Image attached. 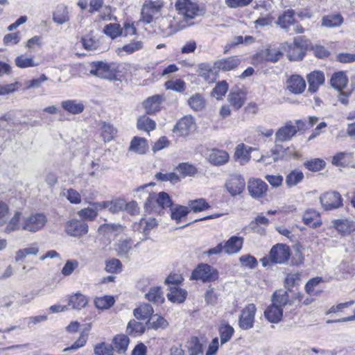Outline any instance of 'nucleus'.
<instances>
[{
  "instance_id": "f257e3e1",
  "label": "nucleus",
  "mask_w": 355,
  "mask_h": 355,
  "mask_svg": "<svg viewBox=\"0 0 355 355\" xmlns=\"http://www.w3.org/2000/svg\"><path fill=\"white\" fill-rule=\"evenodd\" d=\"M178 13L175 16L156 17L155 23L165 37L171 36L178 31L193 25L192 20L202 15L198 6L189 0H178L175 3Z\"/></svg>"
},
{
  "instance_id": "f03ea898",
  "label": "nucleus",
  "mask_w": 355,
  "mask_h": 355,
  "mask_svg": "<svg viewBox=\"0 0 355 355\" xmlns=\"http://www.w3.org/2000/svg\"><path fill=\"white\" fill-rule=\"evenodd\" d=\"M172 205V200L168 193L160 192L157 195L153 193L148 195L145 202V208L147 211L155 212L158 208H166Z\"/></svg>"
},
{
  "instance_id": "7ed1b4c3",
  "label": "nucleus",
  "mask_w": 355,
  "mask_h": 355,
  "mask_svg": "<svg viewBox=\"0 0 355 355\" xmlns=\"http://www.w3.org/2000/svg\"><path fill=\"white\" fill-rule=\"evenodd\" d=\"M47 217L42 213H35L23 218L21 228L30 232H37L46 225Z\"/></svg>"
},
{
  "instance_id": "20e7f679",
  "label": "nucleus",
  "mask_w": 355,
  "mask_h": 355,
  "mask_svg": "<svg viewBox=\"0 0 355 355\" xmlns=\"http://www.w3.org/2000/svg\"><path fill=\"white\" fill-rule=\"evenodd\" d=\"M218 277V272L216 269L207 263H200L193 271L191 278L201 280L203 282H209L215 281Z\"/></svg>"
},
{
  "instance_id": "39448f33",
  "label": "nucleus",
  "mask_w": 355,
  "mask_h": 355,
  "mask_svg": "<svg viewBox=\"0 0 355 355\" xmlns=\"http://www.w3.org/2000/svg\"><path fill=\"white\" fill-rule=\"evenodd\" d=\"M245 187V181L243 177L239 174L230 175L224 184V188L232 197L241 194Z\"/></svg>"
},
{
  "instance_id": "423d86ee",
  "label": "nucleus",
  "mask_w": 355,
  "mask_h": 355,
  "mask_svg": "<svg viewBox=\"0 0 355 355\" xmlns=\"http://www.w3.org/2000/svg\"><path fill=\"white\" fill-rule=\"evenodd\" d=\"M164 3L161 0L146 1L141 8V19L145 24H150L154 16L161 12Z\"/></svg>"
},
{
  "instance_id": "0eeeda50",
  "label": "nucleus",
  "mask_w": 355,
  "mask_h": 355,
  "mask_svg": "<svg viewBox=\"0 0 355 355\" xmlns=\"http://www.w3.org/2000/svg\"><path fill=\"white\" fill-rule=\"evenodd\" d=\"M105 38L90 33L82 38L83 47L87 51H104L107 48L105 45Z\"/></svg>"
},
{
  "instance_id": "6e6552de",
  "label": "nucleus",
  "mask_w": 355,
  "mask_h": 355,
  "mask_svg": "<svg viewBox=\"0 0 355 355\" xmlns=\"http://www.w3.org/2000/svg\"><path fill=\"white\" fill-rule=\"evenodd\" d=\"M320 202L325 210H332L343 205L341 195L337 191H329L323 193L320 197Z\"/></svg>"
},
{
  "instance_id": "1a4fd4ad",
  "label": "nucleus",
  "mask_w": 355,
  "mask_h": 355,
  "mask_svg": "<svg viewBox=\"0 0 355 355\" xmlns=\"http://www.w3.org/2000/svg\"><path fill=\"white\" fill-rule=\"evenodd\" d=\"M256 311L254 304L246 305L242 310L239 319V324L242 329L247 330L253 327Z\"/></svg>"
},
{
  "instance_id": "9d476101",
  "label": "nucleus",
  "mask_w": 355,
  "mask_h": 355,
  "mask_svg": "<svg viewBox=\"0 0 355 355\" xmlns=\"http://www.w3.org/2000/svg\"><path fill=\"white\" fill-rule=\"evenodd\" d=\"M89 73L101 78L110 80L117 79L112 66L103 62H94Z\"/></svg>"
},
{
  "instance_id": "9b49d317",
  "label": "nucleus",
  "mask_w": 355,
  "mask_h": 355,
  "mask_svg": "<svg viewBox=\"0 0 355 355\" xmlns=\"http://www.w3.org/2000/svg\"><path fill=\"white\" fill-rule=\"evenodd\" d=\"M196 127L195 119L191 115H186L180 119L173 128V132L180 137H186Z\"/></svg>"
},
{
  "instance_id": "f8f14e48",
  "label": "nucleus",
  "mask_w": 355,
  "mask_h": 355,
  "mask_svg": "<svg viewBox=\"0 0 355 355\" xmlns=\"http://www.w3.org/2000/svg\"><path fill=\"white\" fill-rule=\"evenodd\" d=\"M66 233L71 236L79 237L88 232V225L86 223L78 219H71L65 225Z\"/></svg>"
},
{
  "instance_id": "ddd939ff",
  "label": "nucleus",
  "mask_w": 355,
  "mask_h": 355,
  "mask_svg": "<svg viewBox=\"0 0 355 355\" xmlns=\"http://www.w3.org/2000/svg\"><path fill=\"white\" fill-rule=\"evenodd\" d=\"M269 257L272 263H284L290 257L288 246L280 243L274 245L270 250Z\"/></svg>"
},
{
  "instance_id": "4468645a",
  "label": "nucleus",
  "mask_w": 355,
  "mask_h": 355,
  "mask_svg": "<svg viewBox=\"0 0 355 355\" xmlns=\"http://www.w3.org/2000/svg\"><path fill=\"white\" fill-rule=\"evenodd\" d=\"M298 127L291 121L287 122L284 126L279 128L275 132V142H285L290 141L297 132Z\"/></svg>"
},
{
  "instance_id": "2eb2a0df",
  "label": "nucleus",
  "mask_w": 355,
  "mask_h": 355,
  "mask_svg": "<svg viewBox=\"0 0 355 355\" xmlns=\"http://www.w3.org/2000/svg\"><path fill=\"white\" fill-rule=\"evenodd\" d=\"M227 100L234 110H239L245 103L246 100L245 92L239 87H234L230 90Z\"/></svg>"
},
{
  "instance_id": "dca6fc26",
  "label": "nucleus",
  "mask_w": 355,
  "mask_h": 355,
  "mask_svg": "<svg viewBox=\"0 0 355 355\" xmlns=\"http://www.w3.org/2000/svg\"><path fill=\"white\" fill-rule=\"evenodd\" d=\"M248 189L252 197L259 198L266 194L268 185L261 180L250 179L248 182Z\"/></svg>"
},
{
  "instance_id": "f3484780",
  "label": "nucleus",
  "mask_w": 355,
  "mask_h": 355,
  "mask_svg": "<svg viewBox=\"0 0 355 355\" xmlns=\"http://www.w3.org/2000/svg\"><path fill=\"white\" fill-rule=\"evenodd\" d=\"M305 88V81L299 75H293L286 81V89L295 94L302 93Z\"/></svg>"
},
{
  "instance_id": "a211bd4d",
  "label": "nucleus",
  "mask_w": 355,
  "mask_h": 355,
  "mask_svg": "<svg viewBox=\"0 0 355 355\" xmlns=\"http://www.w3.org/2000/svg\"><path fill=\"white\" fill-rule=\"evenodd\" d=\"M229 159V154L226 151L218 149L211 150L208 157L209 162L214 166L224 165Z\"/></svg>"
},
{
  "instance_id": "6ab92c4d",
  "label": "nucleus",
  "mask_w": 355,
  "mask_h": 355,
  "mask_svg": "<svg viewBox=\"0 0 355 355\" xmlns=\"http://www.w3.org/2000/svg\"><path fill=\"white\" fill-rule=\"evenodd\" d=\"M243 243V239L242 237L233 236L223 245L224 251L227 254H236L241 250Z\"/></svg>"
},
{
  "instance_id": "aec40b11",
  "label": "nucleus",
  "mask_w": 355,
  "mask_h": 355,
  "mask_svg": "<svg viewBox=\"0 0 355 355\" xmlns=\"http://www.w3.org/2000/svg\"><path fill=\"white\" fill-rule=\"evenodd\" d=\"M125 205V200L122 199H116L111 201H102L96 202V207L107 209L112 213H117L124 209Z\"/></svg>"
},
{
  "instance_id": "412c9836",
  "label": "nucleus",
  "mask_w": 355,
  "mask_h": 355,
  "mask_svg": "<svg viewBox=\"0 0 355 355\" xmlns=\"http://www.w3.org/2000/svg\"><path fill=\"white\" fill-rule=\"evenodd\" d=\"M206 104L205 96L200 93H196L187 99V105L194 112L202 111L205 108Z\"/></svg>"
},
{
  "instance_id": "4be33fe9",
  "label": "nucleus",
  "mask_w": 355,
  "mask_h": 355,
  "mask_svg": "<svg viewBox=\"0 0 355 355\" xmlns=\"http://www.w3.org/2000/svg\"><path fill=\"white\" fill-rule=\"evenodd\" d=\"M309 83V91L315 92L319 86L324 83V76L321 71H313L307 76Z\"/></svg>"
},
{
  "instance_id": "5701e85b",
  "label": "nucleus",
  "mask_w": 355,
  "mask_h": 355,
  "mask_svg": "<svg viewBox=\"0 0 355 355\" xmlns=\"http://www.w3.org/2000/svg\"><path fill=\"white\" fill-rule=\"evenodd\" d=\"M240 64V60L235 57H230L216 61L214 67L224 71H227L236 68Z\"/></svg>"
},
{
  "instance_id": "b1692460",
  "label": "nucleus",
  "mask_w": 355,
  "mask_h": 355,
  "mask_svg": "<svg viewBox=\"0 0 355 355\" xmlns=\"http://www.w3.org/2000/svg\"><path fill=\"white\" fill-rule=\"evenodd\" d=\"M283 314V309L272 303L264 311L266 318L270 322H279Z\"/></svg>"
},
{
  "instance_id": "393cba45",
  "label": "nucleus",
  "mask_w": 355,
  "mask_h": 355,
  "mask_svg": "<svg viewBox=\"0 0 355 355\" xmlns=\"http://www.w3.org/2000/svg\"><path fill=\"white\" fill-rule=\"evenodd\" d=\"M331 223L333 227L343 235L348 234L354 230L353 222L348 219H336Z\"/></svg>"
},
{
  "instance_id": "a878e982",
  "label": "nucleus",
  "mask_w": 355,
  "mask_h": 355,
  "mask_svg": "<svg viewBox=\"0 0 355 355\" xmlns=\"http://www.w3.org/2000/svg\"><path fill=\"white\" fill-rule=\"evenodd\" d=\"M62 107L72 114H78L83 112L85 106L78 100H66L61 103Z\"/></svg>"
},
{
  "instance_id": "bb28decb",
  "label": "nucleus",
  "mask_w": 355,
  "mask_h": 355,
  "mask_svg": "<svg viewBox=\"0 0 355 355\" xmlns=\"http://www.w3.org/2000/svg\"><path fill=\"white\" fill-rule=\"evenodd\" d=\"M123 227L120 224H108L101 225L98 228V232L107 236H117L123 232Z\"/></svg>"
},
{
  "instance_id": "cd10ccee",
  "label": "nucleus",
  "mask_w": 355,
  "mask_h": 355,
  "mask_svg": "<svg viewBox=\"0 0 355 355\" xmlns=\"http://www.w3.org/2000/svg\"><path fill=\"white\" fill-rule=\"evenodd\" d=\"M148 149L146 140L142 137H135L131 142L129 147V150L134 152L137 154H144Z\"/></svg>"
},
{
  "instance_id": "c85d7f7f",
  "label": "nucleus",
  "mask_w": 355,
  "mask_h": 355,
  "mask_svg": "<svg viewBox=\"0 0 355 355\" xmlns=\"http://www.w3.org/2000/svg\"><path fill=\"white\" fill-rule=\"evenodd\" d=\"M162 97L159 95H155L148 98L143 105L147 114H154L160 110Z\"/></svg>"
},
{
  "instance_id": "c756f323",
  "label": "nucleus",
  "mask_w": 355,
  "mask_h": 355,
  "mask_svg": "<svg viewBox=\"0 0 355 355\" xmlns=\"http://www.w3.org/2000/svg\"><path fill=\"white\" fill-rule=\"evenodd\" d=\"M302 220L306 225L314 228L320 226L322 224L318 213L313 209H308L304 212Z\"/></svg>"
},
{
  "instance_id": "7c9ffc66",
  "label": "nucleus",
  "mask_w": 355,
  "mask_h": 355,
  "mask_svg": "<svg viewBox=\"0 0 355 355\" xmlns=\"http://www.w3.org/2000/svg\"><path fill=\"white\" fill-rule=\"evenodd\" d=\"M330 83L334 88L341 91L347 85L348 78L345 72L338 71L332 75Z\"/></svg>"
},
{
  "instance_id": "2f4dec72",
  "label": "nucleus",
  "mask_w": 355,
  "mask_h": 355,
  "mask_svg": "<svg viewBox=\"0 0 355 355\" xmlns=\"http://www.w3.org/2000/svg\"><path fill=\"white\" fill-rule=\"evenodd\" d=\"M187 292L178 286H170V292L167 294L168 300L174 303L183 302L187 297Z\"/></svg>"
},
{
  "instance_id": "473e14b6",
  "label": "nucleus",
  "mask_w": 355,
  "mask_h": 355,
  "mask_svg": "<svg viewBox=\"0 0 355 355\" xmlns=\"http://www.w3.org/2000/svg\"><path fill=\"white\" fill-rule=\"evenodd\" d=\"M145 298L157 305L162 304L164 301L161 288L159 286L150 288L148 292L145 294Z\"/></svg>"
},
{
  "instance_id": "72a5a7b5",
  "label": "nucleus",
  "mask_w": 355,
  "mask_h": 355,
  "mask_svg": "<svg viewBox=\"0 0 355 355\" xmlns=\"http://www.w3.org/2000/svg\"><path fill=\"white\" fill-rule=\"evenodd\" d=\"M88 300L85 295L81 293H76L69 297L68 305L71 306L73 309L80 310L84 308Z\"/></svg>"
},
{
  "instance_id": "f704fd0d",
  "label": "nucleus",
  "mask_w": 355,
  "mask_h": 355,
  "mask_svg": "<svg viewBox=\"0 0 355 355\" xmlns=\"http://www.w3.org/2000/svg\"><path fill=\"white\" fill-rule=\"evenodd\" d=\"M128 344V337L124 334H119L116 336L113 339L112 349L117 353L121 354L127 349Z\"/></svg>"
},
{
  "instance_id": "c9c22d12",
  "label": "nucleus",
  "mask_w": 355,
  "mask_h": 355,
  "mask_svg": "<svg viewBox=\"0 0 355 355\" xmlns=\"http://www.w3.org/2000/svg\"><path fill=\"white\" fill-rule=\"evenodd\" d=\"M15 65L20 69L34 67L38 65L33 56H28L25 54H20L15 59Z\"/></svg>"
},
{
  "instance_id": "e433bc0d",
  "label": "nucleus",
  "mask_w": 355,
  "mask_h": 355,
  "mask_svg": "<svg viewBox=\"0 0 355 355\" xmlns=\"http://www.w3.org/2000/svg\"><path fill=\"white\" fill-rule=\"evenodd\" d=\"M304 179L303 173L297 169L290 172L286 177L285 183L289 188L296 186Z\"/></svg>"
},
{
  "instance_id": "4c0bfd02",
  "label": "nucleus",
  "mask_w": 355,
  "mask_h": 355,
  "mask_svg": "<svg viewBox=\"0 0 355 355\" xmlns=\"http://www.w3.org/2000/svg\"><path fill=\"white\" fill-rule=\"evenodd\" d=\"M254 150L252 148L247 149L244 144H239L236 147L234 157L239 159L241 164L247 163L250 159V152Z\"/></svg>"
},
{
  "instance_id": "58836bf2",
  "label": "nucleus",
  "mask_w": 355,
  "mask_h": 355,
  "mask_svg": "<svg viewBox=\"0 0 355 355\" xmlns=\"http://www.w3.org/2000/svg\"><path fill=\"white\" fill-rule=\"evenodd\" d=\"M343 22V18L340 14L327 15L322 19V26L327 28L340 26Z\"/></svg>"
},
{
  "instance_id": "ea45409f",
  "label": "nucleus",
  "mask_w": 355,
  "mask_h": 355,
  "mask_svg": "<svg viewBox=\"0 0 355 355\" xmlns=\"http://www.w3.org/2000/svg\"><path fill=\"white\" fill-rule=\"evenodd\" d=\"M171 217L173 220H175L177 223H180L189 213L190 209L188 207L183 205H177L173 208L171 209Z\"/></svg>"
},
{
  "instance_id": "a19ab883",
  "label": "nucleus",
  "mask_w": 355,
  "mask_h": 355,
  "mask_svg": "<svg viewBox=\"0 0 355 355\" xmlns=\"http://www.w3.org/2000/svg\"><path fill=\"white\" fill-rule=\"evenodd\" d=\"M153 313V307L148 304H144L134 310V315L138 320L148 319Z\"/></svg>"
},
{
  "instance_id": "79ce46f5",
  "label": "nucleus",
  "mask_w": 355,
  "mask_h": 355,
  "mask_svg": "<svg viewBox=\"0 0 355 355\" xmlns=\"http://www.w3.org/2000/svg\"><path fill=\"white\" fill-rule=\"evenodd\" d=\"M39 252V248L36 243L32 244L30 247L19 250L16 252L15 261H19L28 255H37Z\"/></svg>"
},
{
  "instance_id": "37998d69",
  "label": "nucleus",
  "mask_w": 355,
  "mask_h": 355,
  "mask_svg": "<svg viewBox=\"0 0 355 355\" xmlns=\"http://www.w3.org/2000/svg\"><path fill=\"white\" fill-rule=\"evenodd\" d=\"M53 20L58 24H63L69 20V12L67 7L58 6L53 13Z\"/></svg>"
},
{
  "instance_id": "c03bdc74",
  "label": "nucleus",
  "mask_w": 355,
  "mask_h": 355,
  "mask_svg": "<svg viewBox=\"0 0 355 355\" xmlns=\"http://www.w3.org/2000/svg\"><path fill=\"white\" fill-rule=\"evenodd\" d=\"M282 53L275 49H267L262 51L257 57H261L266 61L275 62L278 61L282 57Z\"/></svg>"
},
{
  "instance_id": "a18cd8bd",
  "label": "nucleus",
  "mask_w": 355,
  "mask_h": 355,
  "mask_svg": "<svg viewBox=\"0 0 355 355\" xmlns=\"http://www.w3.org/2000/svg\"><path fill=\"white\" fill-rule=\"evenodd\" d=\"M117 254L121 258L128 259L129 252L132 250V243L130 240L119 241L116 245Z\"/></svg>"
},
{
  "instance_id": "49530a36",
  "label": "nucleus",
  "mask_w": 355,
  "mask_h": 355,
  "mask_svg": "<svg viewBox=\"0 0 355 355\" xmlns=\"http://www.w3.org/2000/svg\"><path fill=\"white\" fill-rule=\"evenodd\" d=\"M100 209L96 207V202H95L92 207H87L78 211V214L83 219L93 220L97 216V211Z\"/></svg>"
},
{
  "instance_id": "de8ad7c7",
  "label": "nucleus",
  "mask_w": 355,
  "mask_h": 355,
  "mask_svg": "<svg viewBox=\"0 0 355 355\" xmlns=\"http://www.w3.org/2000/svg\"><path fill=\"white\" fill-rule=\"evenodd\" d=\"M304 166L310 171L318 172L325 167L326 162L322 159L314 158L305 162Z\"/></svg>"
},
{
  "instance_id": "09e8293b",
  "label": "nucleus",
  "mask_w": 355,
  "mask_h": 355,
  "mask_svg": "<svg viewBox=\"0 0 355 355\" xmlns=\"http://www.w3.org/2000/svg\"><path fill=\"white\" fill-rule=\"evenodd\" d=\"M155 126V122L146 115L140 116L137 121V128L141 130L149 132L154 130Z\"/></svg>"
},
{
  "instance_id": "8fccbe9b",
  "label": "nucleus",
  "mask_w": 355,
  "mask_h": 355,
  "mask_svg": "<svg viewBox=\"0 0 355 355\" xmlns=\"http://www.w3.org/2000/svg\"><path fill=\"white\" fill-rule=\"evenodd\" d=\"M126 331L128 334L136 336L144 333L145 327L141 322L132 320L128 322Z\"/></svg>"
},
{
  "instance_id": "3c124183",
  "label": "nucleus",
  "mask_w": 355,
  "mask_h": 355,
  "mask_svg": "<svg viewBox=\"0 0 355 355\" xmlns=\"http://www.w3.org/2000/svg\"><path fill=\"white\" fill-rule=\"evenodd\" d=\"M21 216V213L20 211H16L15 213L11 219L8 223H6L7 224L4 230L6 233L10 234L19 229V221Z\"/></svg>"
},
{
  "instance_id": "603ef678",
  "label": "nucleus",
  "mask_w": 355,
  "mask_h": 355,
  "mask_svg": "<svg viewBox=\"0 0 355 355\" xmlns=\"http://www.w3.org/2000/svg\"><path fill=\"white\" fill-rule=\"evenodd\" d=\"M288 302V294L287 291L280 290L276 291L272 296V304L283 309Z\"/></svg>"
},
{
  "instance_id": "864d4df0",
  "label": "nucleus",
  "mask_w": 355,
  "mask_h": 355,
  "mask_svg": "<svg viewBox=\"0 0 355 355\" xmlns=\"http://www.w3.org/2000/svg\"><path fill=\"white\" fill-rule=\"evenodd\" d=\"M114 299L112 296L105 295L94 299V304L98 309H107L114 304Z\"/></svg>"
},
{
  "instance_id": "5fc2aeb1",
  "label": "nucleus",
  "mask_w": 355,
  "mask_h": 355,
  "mask_svg": "<svg viewBox=\"0 0 355 355\" xmlns=\"http://www.w3.org/2000/svg\"><path fill=\"white\" fill-rule=\"evenodd\" d=\"M294 22L293 10H288L278 17L277 23L283 28H286Z\"/></svg>"
},
{
  "instance_id": "6e6d98bb",
  "label": "nucleus",
  "mask_w": 355,
  "mask_h": 355,
  "mask_svg": "<svg viewBox=\"0 0 355 355\" xmlns=\"http://www.w3.org/2000/svg\"><path fill=\"white\" fill-rule=\"evenodd\" d=\"M101 130V136L105 142H109L112 140L116 133L115 128L109 123H103Z\"/></svg>"
},
{
  "instance_id": "4d7b16f0",
  "label": "nucleus",
  "mask_w": 355,
  "mask_h": 355,
  "mask_svg": "<svg viewBox=\"0 0 355 355\" xmlns=\"http://www.w3.org/2000/svg\"><path fill=\"white\" fill-rule=\"evenodd\" d=\"M234 332V330L233 327L230 324H225L221 325L219 328V334L221 344L223 345L228 342L231 339Z\"/></svg>"
},
{
  "instance_id": "13d9d810",
  "label": "nucleus",
  "mask_w": 355,
  "mask_h": 355,
  "mask_svg": "<svg viewBox=\"0 0 355 355\" xmlns=\"http://www.w3.org/2000/svg\"><path fill=\"white\" fill-rule=\"evenodd\" d=\"M164 85L166 89H170L176 92H182L186 89V84L181 79L169 80L165 83Z\"/></svg>"
},
{
  "instance_id": "bf43d9fd",
  "label": "nucleus",
  "mask_w": 355,
  "mask_h": 355,
  "mask_svg": "<svg viewBox=\"0 0 355 355\" xmlns=\"http://www.w3.org/2000/svg\"><path fill=\"white\" fill-rule=\"evenodd\" d=\"M103 33L112 39H115L123 34V31L119 24H110L104 27Z\"/></svg>"
},
{
  "instance_id": "052dcab7",
  "label": "nucleus",
  "mask_w": 355,
  "mask_h": 355,
  "mask_svg": "<svg viewBox=\"0 0 355 355\" xmlns=\"http://www.w3.org/2000/svg\"><path fill=\"white\" fill-rule=\"evenodd\" d=\"M189 208L193 212H199L207 209L210 207L209 204L203 198H200L189 202Z\"/></svg>"
},
{
  "instance_id": "680f3d73",
  "label": "nucleus",
  "mask_w": 355,
  "mask_h": 355,
  "mask_svg": "<svg viewBox=\"0 0 355 355\" xmlns=\"http://www.w3.org/2000/svg\"><path fill=\"white\" fill-rule=\"evenodd\" d=\"M287 57L290 60H302L304 55V52L297 46H293L292 44H287Z\"/></svg>"
},
{
  "instance_id": "e2e57ef3",
  "label": "nucleus",
  "mask_w": 355,
  "mask_h": 355,
  "mask_svg": "<svg viewBox=\"0 0 355 355\" xmlns=\"http://www.w3.org/2000/svg\"><path fill=\"white\" fill-rule=\"evenodd\" d=\"M228 90V84L226 81L223 80L219 82L211 92V96L216 99H222Z\"/></svg>"
},
{
  "instance_id": "0e129e2a",
  "label": "nucleus",
  "mask_w": 355,
  "mask_h": 355,
  "mask_svg": "<svg viewBox=\"0 0 355 355\" xmlns=\"http://www.w3.org/2000/svg\"><path fill=\"white\" fill-rule=\"evenodd\" d=\"M275 146L270 150V154L273 157V161H278L284 158L286 155L288 148H285L279 142L275 141Z\"/></svg>"
},
{
  "instance_id": "69168bd1",
  "label": "nucleus",
  "mask_w": 355,
  "mask_h": 355,
  "mask_svg": "<svg viewBox=\"0 0 355 355\" xmlns=\"http://www.w3.org/2000/svg\"><path fill=\"white\" fill-rule=\"evenodd\" d=\"M143 48V42L141 41H134L129 44L124 45L123 47L118 49V53L124 51L127 54H131Z\"/></svg>"
},
{
  "instance_id": "338daca9",
  "label": "nucleus",
  "mask_w": 355,
  "mask_h": 355,
  "mask_svg": "<svg viewBox=\"0 0 355 355\" xmlns=\"http://www.w3.org/2000/svg\"><path fill=\"white\" fill-rule=\"evenodd\" d=\"M88 331L89 329L83 331L80 333L78 339L71 347L65 348L63 351L67 352L70 350H76L78 348L83 347L86 344L88 338Z\"/></svg>"
},
{
  "instance_id": "774afa93",
  "label": "nucleus",
  "mask_w": 355,
  "mask_h": 355,
  "mask_svg": "<svg viewBox=\"0 0 355 355\" xmlns=\"http://www.w3.org/2000/svg\"><path fill=\"white\" fill-rule=\"evenodd\" d=\"M189 352L190 355H202L203 348L196 338H193L189 345Z\"/></svg>"
}]
</instances>
